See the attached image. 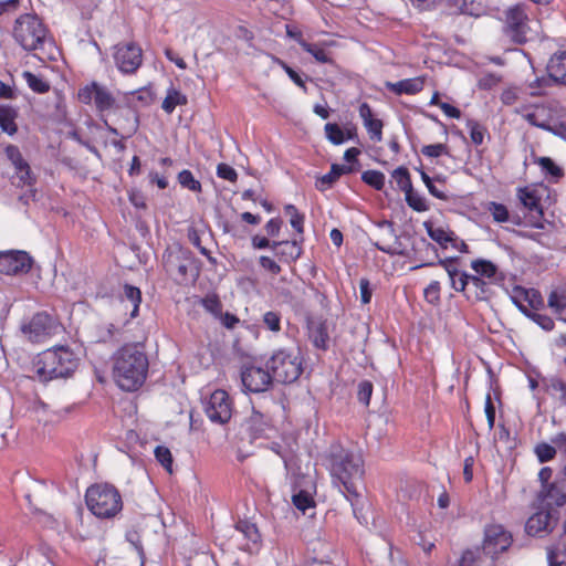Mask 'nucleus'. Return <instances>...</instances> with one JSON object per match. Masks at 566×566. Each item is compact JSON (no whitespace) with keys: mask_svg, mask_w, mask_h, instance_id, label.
Segmentation results:
<instances>
[{"mask_svg":"<svg viewBox=\"0 0 566 566\" xmlns=\"http://www.w3.org/2000/svg\"><path fill=\"white\" fill-rule=\"evenodd\" d=\"M148 358L136 345H125L114 356L113 376L119 388L137 390L146 380Z\"/></svg>","mask_w":566,"mask_h":566,"instance_id":"f257e3e1","label":"nucleus"},{"mask_svg":"<svg viewBox=\"0 0 566 566\" xmlns=\"http://www.w3.org/2000/svg\"><path fill=\"white\" fill-rule=\"evenodd\" d=\"M78 358L65 346L50 348L32 360V371L36 378L46 382L57 378H69L77 369Z\"/></svg>","mask_w":566,"mask_h":566,"instance_id":"f03ea898","label":"nucleus"},{"mask_svg":"<svg viewBox=\"0 0 566 566\" xmlns=\"http://www.w3.org/2000/svg\"><path fill=\"white\" fill-rule=\"evenodd\" d=\"M331 474L343 485L347 499L358 496L356 482L364 475V462L360 454L339 449L331 454Z\"/></svg>","mask_w":566,"mask_h":566,"instance_id":"7ed1b4c3","label":"nucleus"},{"mask_svg":"<svg viewBox=\"0 0 566 566\" xmlns=\"http://www.w3.org/2000/svg\"><path fill=\"white\" fill-rule=\"evenodd\" d=\"M15 42L25 51L42 50L52 39L43 21L36 15L24 13L20 15L13 27Z\"/></svg>","mask_w":566,"mask_h":566,"instance_id":"20e7f679","label":"nucleus"},{"mask_svg":"<svg viewBox=\"0 0 566 566\" xmlns=\"http://www.w3.org/2000/svg\"><path fill=\"white\" fill-rule=\"evenodd\" d=\"M87 509L98 518H112L123 509L119 491L109 483H96L86 490Z\"/></svg>","mask_w":566,"mask_h":566,"instance_id":"39448f33","label":"nucleus"},{"mask_svg":"<svg viewBox=\"0 0 566 566\" xmlns=\"http://www.w3.org/2000/svg\"><path fill=\"white\" fill-rule=\"evenodd\" d=\"M265 366L270 369L277 382L291 384L301 376L302 358L297 349H277L268 359Z\"/></svg>","mask_w":566,"mask_h":566,"instance_id":"423d86ee","label":"nucleus"},{"mask_svg":"<svg viewBox=\"0 0 566 566\" xmlns=\"http://www.w3.org/2000/svg\"><path fill=\"white\" fill-rule=\"evenodd\" d=\"M77 98L86 105H94L101 115L109 114L118 108V103L113 93L103 84L93 81L82 86L77 92Z\"/></svg>","mask_w":566,"mask_h":566,"instance_id":"0eeeda50","label":"nucleus"},{"mask_svg":"<svg viewBox=\"0 0 566 566\" xmlns=\"http://www.w3.org/2000/svg\"><path fill=\"white\" fill-rule=\"evenodd\" d=\"M525 4H515L506 10L504 32L516 43H524L531 33Z\"/></svg>","mask_w":566,"mask_h":566,"instance_id":"6e6552de","label":"nucleus"},{"mask_svg":"<svg viewBox=\"0 0 566 566\" xmlns=\"http://www.w3.org/2000/svg\"><path fill=\"white\" fill-rule=\"evenodd\" d=\"M55 319L45 312L34 314L28 323L22 324L23 335L32 343H41L55 333Z\"/></svg>","mask_w":566,"mask_h":566,"instance_id":"1a4fd4ad","label":"nucleus"},{"mask_svg":"<svg viewBox=\"0 0 566 566\" xmlns=\"http://www.w3.org/2000/svg\"><path fill=\"white\" fill-rule=\"evenodd\" d=\"M241 381L248 391L259 394L270 389L274 378L268 367L263 368L262 366L253 363L242 367Z\"/></svg>","mask_w":566,"mask_h":566,"instance_id":"9d476101","label":"nucleus"},{"mask_svg":"<svg viewBox=\"0 0 566 566\" xmlns=\"http://www.w3.org/2000/svg\"><path fill=\"white\" fill-rule=\"evenodd\" d=\"M113 57L123 74H134L143 62L142 49L133 42L116 44Z\"/></svg>","mask_w":566,"mask_h":566,"instance_id":"9b49d317","label":"nucleus"},{"mask_svg":"<svg viewBox=\"0 0 566 566\" xmlns=\"http://www.w3.org/2000/svg\"><path fill=\"white\" fill-rule=\"evenodd\" d=\"M558 518L557 509H547L541 504L538 511L528 517L525 530L528 535L543 536L553 532Z\"/></svg>","mask_w":566,"mask_h":566,"instance_id":"f8f14e48","label":"nucleus"},{"mask_svg":"<svg viewBox=\"0 0 566 566\" xmlns=\"http://www.w3.org/2000/svg\"><path fill=\"white\" fill-rule=\"evenodd\" d=\"M512 534L500 524H492L485 527L483 552L486 555L496 557L509 549L512 545Z\"/></svg>","mask_w":566,"mask_h":566,"instance_id":"ddd939ff","label":"nucleus"},{"mask_svg":"<svg viewBox=\"0 0 566 566\" xmlns=\"http://www.w3.org/2000/svg\"><path fill=\"white\" fill-rule=\"evenodd\" d=\"M207 417L214 423H227L232 415L231 400L227 391L214 390L205 407Z\"/></svg>","mask_w":566,"mask_h":566,"instance_id":"4468645a","label":"nucleus"},{"mask_svg":"<svg viewBox=\"0 0 566 566\" xmlns=\"http://www.w3.org/2000/svg\"><path fill=\"white\" fill-rule=\"evenodd\" d=\"M32 262V258L24 251H2L0 252V273L25 274L31 270Z\"/></svg>","mask_w":566,"mask_h":566,"instance_id":"2eb2a0df","label":"nucleus"},{"mask_svg":"<svg viewBox=\"0 0 566 566\" xmlns=\"http://www.w3.org/2000/svg\"><path fill=\"white\" fill-rule=\"evenodd\" d=\"M517 198L535 220L532 226L542 229L543 226L539 223V220L543 218L544 212L541 205L542 196L539 195V191L536 188L531 187L518 188Z\"/></svg>","mask_w":566,"mask_h":566,"instance_id":"dca6fc26","label":"nucleus"},{"mask_svg":"<svg viewBox=\"0 0 566 566\" xmlns=\"http://www.w3.org/2000/svg\"><path fill=\"white\" fill-rule=\"evenodd\" d=\"M419 10H430L443 2V0H409ZM452 13L479 15L474 0H444Z\"/></svg>","mask_w":566,"mask_h":566,"instance_id":"f3484780","label":"nucleus"},{"mask_svg":"<svg viewBox=\"0 0 566 566\" xmlns=\"http://www.w3.org/2000/svg\"><path fill=\"white\" fill-rule=\"evenodd\" d=\"M542 506L557 509L566 504V479L557 480L542 488L538 494Z\"/></svg>","mask_w":566,"mask_h":566,"instance_id":"a211bd4d","label":"nucleus"},{"mask_svg":"<svg viewBox=\"0 0 566 566\" xmlns=\"http://www.w3.org/2000/svg\"><path fill=\"white\" fill-rule=\"evenodd\" d=\"M557 101H549L545 104L536 105L527 111L523 117L531 125L551 132L552 112H557Z\"/></svg>","mask_w":566,"mask_h":566,"instance_id":"6ab92c4d","label":"nucleus"},{"mask_svg":"<svg viewBox=\"0 0 566 566\" xmlns=\"http://www.w3.org/2000/svg\"><path fill=\"white\" fill-rule=\"evenodd\" d=\"M455 291L465 292L468 298L482 301L488 297L489 285L479 275L461 273L460 286Z\"/></svg>","mask_w":566,"mask_h":566,"instance_id":"aec40b11","label":"nucleus"},{"mask_svg":"<svg viewBox=\"0 0 566 566\" xmlns=\"http://www.w3.org/2000/svg\"><path fill=\"white\" fill-rule=\"evenodd\" d=\"M233 537L237 542L245 541L241 548L248 552L256 548L261 541V535L255 524L245 520L239 521L235 524V535Z\"/></svg>","mask_w":566,"mask_h":566,"instance_id":"412c9836","label":"nucleus"},{"mask_svg":"<svg viewBox=\"0 0 566 566\" xmlns=\"http://www.w3.org/2000/svg\"><path fill=\"white\" fill-rule=\"evenodd\" d=\"M273 252L280 262L291 264L302 254L301 242L297 240L274 241Z\"/></svg>","mask_w":566,"mask_h":566,"instance_id":"4be33fe9","label":"nucleus"},{"mask_svg":"<svg viewBox=\"0 0 566 566\" xmlns=\"http://www.w3.org/2000/svg\"><path fill=\"white\" fill-rule=\"evenodd\" d=\"M308 337L315 348L327 350L329 347L328 327L324 321L308 323Z\"/></svg>","mask_w":566,"mask_h":566,"instance_id":"5701e85b","label":"nucleus"},{"mask_svg":"<svg viewBox=\"0 0 566 566\" xmlns=\"http://www.w3.org/2000/svg\"><path fill=\"white\" fill-rule=\"evenodd\" d=\"M423 227L430 239L437 242L442 249H447L451 242H458V237L453 231L441 226L437 227L432 221H424Z\"/></svg>","mask_w":566,"mask_h":566,"instance_id":"b1692460","label":"nucleus"},{"mask_svg":"<svg viewBox=\"0 0 566 566\" xmlns=\"http://www.w3.org/2000/svg\"><path fill=\"white\" fill-rule=\"evenodd\" d=\"M247 430L252 439H258L269 437L272 427L268 417L259 411H253L247 421Z\"/></svg>","mask_w":566,"mask_h":566,"instance_id":"393cba45","label":"nucleus"},{"mask_svg":"<svg viewBox=\"0 0 566 566\" xmlns=\"http://www.w3.org/2000/svg\"><path fill=\"white\" fill-rule=\"evenodd\" d=\"M549 78L566 84V51L556 52L547 64Z\"/></svg>","mask_w":566,"mask_h":566,"instance_id":"a878e982","label":"nucleus"},{"mask_svg":"<svg viewBox=\"0 0 566 566\" xmlns=\"http://www.w3.org/2000/svg\"><path fill=\"white\" fill-rule=\"evenodd\" d=\"M385 86L390 92L395 93L396 95H402V94H417L423 88V81L419 77L415 78H406L398 81L396 83L392 82H386Z\"/></svg>","mask_w":566,"mask_h":566,"instance_id":"bb28decb","label":"nucleus"},{"mask_svg":"<svg viewBox=\"0 0 566 566\" xmlns=\"http://www.w3.org/2000/svg\"><path fill=\"white\" fill-rule=\"evenodd\" d=\"M354 168L347 165L333 164L329 172L325 174L316 181V188L324 191L331 188L343 175L352 174Z\"/></svg>","mask_w":566,"mask_h":566,"instance_id":"cd10ccee","label":"nucleus"},{"mask_svg":"<svg viewBox=\"0 0 566 566\" xmlns=\"http://www.w3.org/2000/svg\"><path fill=\"white\" fill-rule=\"evenodd\" d=\"M18 109L11 105H0V128L3 133L12 136L18 132L15 119L18 118Z\"/></svg>","mask_w":566,"mask_h":566,"instance_id":"c85d7f7f","label":"nucleus"},{"mask_svg":"<svg viewBox=\"0 0 566 566\" xmlns=\"http://www.w3.org/2000/svg\"><path fill=\"white\" fill-rule=\"evenodd\" d=\"M123 97L129 107L148 106L153 102V92L147 87H143L137 91L126 92L123 94Z\"/></svg>","mask_w":566,"mask_h":566,"instance_id":"c756f323","label":"nucleus"},{"mask_svg":"<svg viewBox=\"0 0 566 566\" xmlns=\"http://www.w3.org/2000/svg\"><path fill=\"white\" fill-rule=\"evenodd\" d=\"M557 112H552L551 133L566 138V108L557 102Z\"/></svg>","mask_w":566,"mask_h":566,"instance_id":"7c9ffc66","label":"nucleus"},{"mask_svg":"<svg viewBox=\"0 0 566 566\" xmlns=\"http://www.w3.org/2000/svg\"><path fill=\"white\" fill-rule=\"evenodd\" d=\"M457 259L454 258H447V259H439L437 263H433V262H429V263H424V264H421V265H418L417 268H421V266H433V265H441L449 279H450V284H451V287L453 290H457L458 289V285H457V276L460 275L461 276V271H459L455 266H454V262H455Z\"/></svg>","mask_w":566,"mask_h":566,"instance_id":"2f4dec72","label":"nucleus"},{"mask_svg":"<svg viewBox=\"0 0 566 566\" xmlns=\"http://www.w3.org/2000/svg\"><path fill=\"white\" fill-rule=\"evenodd\" d=\"M187 102L188 101L186 95L181 94L178 90L171 86L167 91V95L163 101L161 107L167 114H171L175 111L176 106L186 105Z\"/></svg>","mask_w":566,"mask_h":566,"instance_id":"473e14b6","label":"nucleus"},{"mask_svg":"<svg viewBox=\"0 0 566 566\" xmlns=\"http://www.w3.org/2000/svg\"><path fill=\"white\" fill-rule=\"evenodd\" d=\"M548 566H566V549L562 543H555L546 548Z\"/></svg>","mask_w":566,"mask_h":566,"instance_id":"72a5a7b5","label":"nucleus"},{"mask_svg":"<svg viewBox=\"0 0 566 566\" xmlns=\"http://www.w3.org/2000/svg\"><path fill=\"white\" fill-rule=\"evenodd\" d=\"M28 86L38 94H44L50 91V83L43 77L33 74L30 71H24L22 74Z\"/></svg>","mask_w":566,"mask_h":566,"instance_id":"f704fd0d","label":"nucleus"},{"mask_svg":"<svg viewBox=\"0 0 566 566\" xmlns=\"http://www.w3.org/2000/svg\"><path fill=\"white\" fill-rule=\"evenodd\" d=\"M124 297L132 304L133 308L130 317L134 318L138 315L139 305L142 302V292L138 287L125 284L124 285Z\"/></svg>","mask_w":566,"mask_h":566,"instance_id":"c9c22d12","label":"nucleus"},{"mask_svg":"<svg viewBox=\"0 0 566 566\" xmlns=\"http://www.w3.org/2000/svg\"><path fill=\"white\" fill-rule=\"evenodd\" d=\"M547 304L556 314H562L566 308V290L555 289L551 291Z\"/></svg>","mask_w":566,"mask_h":566,"instance_id":"e433bc0d","label":"nucleus"},{"mask_svg":"<svg viewBox=\"0 0 566 566\" xmlns=\"http://www.w3.org/2000/svg\"><path fill=\"white\" fill-rule=\"evenodd\" d=\"M471 268L475 271V273L481 277L485 276L491 279L495 276L497 272V268L494 263L489 260L478 259L471 262Z\"/></svg>","mask_w":566,"mask_h":566,"instance_id":"4c0bfd02","label":"nucleus"},{"mask_svg":"<svg viewBox=\"0 0 566 566\" xmlns=\"http://www.w3.org/2000/svg\"><path fill=\"white\" fill-rule=\"evenodd\" d=\"M301 48L310 53L317 62L319 63H331L332 59L329 57L326 50L316 43L310 42H301Z\"/></svg>","mask_w":566,"mask_h":566,"instance_id":"58836bf2","label":"nucleus"},{"mask_svg":"<svg viewBox=\"0 0 566 566\" xmlns=\"http://www.w3.org/2000/svg\"><path fill=\"white\" fill-rule=\"evenodd\" d=\"M284 211L290 217L292 228L302 235L304 232V214L300 213L293 205H286Z\"/></svg>","mask_w":566,"mask_h":566,"instance_id":"ea45409f","label":"nucleus"},{"mask_svg":"<svg viewBox=\"0 0 566 566\" xmlns=\"http://www.w3.org/2000/svg\"><path fill=\"white\" fill-rule=\"evenodd\" d=\"M361 180L376 190H381L385 186V175L378 170H366L361 175Z\"/></svg>","mask_w":566,"mask_h":566,"instance_id":"a19ab883","label":"nucleus"},{"mask_svg":"<svg viewBox=\"0 0 566 566\" xmlns=\"http://www.w3.org/2000/svg\"><path fill=\"white\" fill-rule=\"evenodd\" d=\"M392 177L401 191L405 193L410 192L412 189V184L407 168L398 167L394 170Z\"/></svg>","mask_w":566,"mask_h":566,"instance_id":"79ce46f5","label":"nucleus"},{"mask_svg":"<svg viewBox=\"0 0 566 566\" xmlns=\"http://www.w3.org/2000/svg\"><path fill=\"white\" fill-rule=\"evenodd\" d=\"M326 138L333 145H342L345 142V133L336 123H327L324 127Z\"/></svg>","mask_w":566,"mask_h":566,"instance_id":"37998d69","label":"nucleus"},{"mask_svg":"<svg viewBox=\"0 0 566 566\" xmlns=\"http://www.w3.org/2000/svg\"><path fill=\"white\" fill-rule=\"evenodd\" d=\"M178 181L181 185V187L189 189L193 192H200L201 191V184L199 180H197L192 172L188 169H185L179 172L178 175Z\"/></svg>","mask_w":566,"mask_h":566,"instance_id":"c03bdc74","label":"nucleus"},{"mask_svg":"<svg viewBox=\"0 0 566 566\" xmlns=\"http://www.w3.org/2000/svg\"><path fill=\"white\" fill-rule=\"evenodd\" d=\"M292 503L294 504V506L297 510H300L303 513H305L307 509L314 507V500H313L312 495L308 492L303 491V490L293 494Z\"/></svg>","mask_w":566,"mask_h":566,"instance_id":"a18cd8bd","label":"nucleus"},{"mask_svg":"<svg viewBox=\"0 0 566 566\" xmlns=\"http://www.w3.org/2000/svg\"><path fill=\"white\" fill-rule=\"evenodd\" d=\"M405 196L407 205L415 211L423 212L429 209L426 199L418 192L413 191V188L410 190V192H406Z\"/></svg>","mask_w":566,"mask_h":566,"instance_id":"49530a36","label":"nucleus"},{"mask_svg":"<svg viewBox=\"0 0 566 566\" xmlns=\"http://www.w3.org/2000/svg\"><path fill=\"white\" fill-rule=\"evenodd\" d=\"M6 156L10 160V163L13 165L15 171L21 169L22 167L29 165L28 161L22 157V154L18 146L15 145H8L6 147Z\"/></svg>","mask_w":566,"mask_h":566,"instance_id":"de8ad7c7","label":"nucleus"},{"mask_svg":"<svg viewBox=\"0 0 566 566\" xmlns=\"http://www.w3.org/2000/svg\"><path fill=\"white\" fill-rule=\"evenodd\" d=\"M156 460L169 472H172V455L170 450L165 446L156 447L155 451Z\"/></svg>","mask_w":566,"mask_h":566,"instance_id":"09e8293b","label":"nucleus"},{"mask_svg":"<svg viewBox=\"0 0 566 566\" xmlns=\"http://www.w3.org/2000/svg\"><path fill=\"white\" fill-rule=\"evenodd\" d=\"M548 390L558 394V399L566 406V381L559 377H552L548 379Z\"/></svg>","mask_w":566,"mask_h":566,"instance_id":"8fccbe9b","label":"nucleus"},{"mask_svg":"<svg viewBox=\"0 0 566 566\" xmlns=\"http://www.w3.org/2000/svg\"><path fill=\"white\" fill-rule=\"evenodd\" d=\"M470 130V137L474 145H481L484 140L485 128L478 122L470 119L467 123Z\"/></svg>","mask_w":566,"mask_h":566,"instance_id":"3c124183","label":"nucleus"},{"mask_svg":"<svg viewBox=\"0 0 566 566\" xmlns=\"http://www.w3.org/2000/svg\"><path fill=\"white\" fill-rule=\"evenodd\" d=\"M262 322L271 332L277 333L281 331V314L279 312L269 311L264 313Z\"/></svg>","mask_w":566,"mask_h":566,"instance_id":"603ef678","label":"nucleus"},{"mask_svg":"<svg viewBox=\"0 0 566 566\" xmlns=\"http://www.w3.org/2000/svg\"><path fill=\"white\" fill-rule=\"evenodd\" d=\"M535 454L541 463L551 461L556 455V450L548 443L542 442L535 447Z\"/></svg>","mask_w":566,"mask_h":566,"instance_id":"864d4df0","label":"nucleus"},{"mask_svg":"<svg viewBox=\"0 0 566 566\" xmlns=\"http://www.w3.org/2000/svg\"><path fill=\"white\" fill-rule=\"evenodd\" d=\"M370 138L375 142H380L382 138V122L377 118L369 119L364 123Z\"/></svg>","mask_w":566,"mask_h":566,"instance_id":"5fc2aeb1","label":"nucleus"},{"mask_svg":"<svg viewBox=\"0 0 566 566\" xmlns=\"http://www.w3.org/2000/svg\"><path fill=\"white\" fill-rule=\"evenodd\" d=\"M489 211L496 222H506L510 219L509 210L502 203L490 202Z\"/></svg>","mask_w":566,"mask_h":566,"instance_id":"6e6d98bb","label":"nucleus"},{"mask_svg":"<svg viewBox=\"0 0 566 566\" xmlns=\"http://www.w3.org/2000/svg\"><path fill=\"white\" fill-rule=\"evenodd\" d=\"M538 164L545 172L556 179L564 175L562 168H559L549 157H541Z\"/></svg>","mask_w":566,"mask_h":566,"instance_id":"4d7b16f0","label":"nucleus"},{"mask_svg":"<svg viewBox=\"0 0 566 566\" xmlns=\"http://www.w3.org/2000/svg\"><path fill=\"white\" fill-rule=\"evenodd\" d=\"M260 266L272 275H277L282 272L281 265L272 258L261 255L259 258Z\"/></svg>","mask_w":566,"mask_h":566,"instance_id":"13d9d810","label":"nucleus"},{"mask_svg":"<svg viewBox=\"0 0 566 566\" xmlns=\"http://www.w3.org/2000/svg\"><path fill=\"white\" fill-rule=\"evenodd\" d=\"M440 283L439 281H432L426 289H424V298L430 304H437L440 301Z\"/></svg>","mask_w":566,"mask_h":566,"instance_id":"bf43d9fd","label":"nucleus"},{"mask_svg":"<svg viewBox=\"0 0 566 566\" xmlns=\"http://www.w3.org/2000/svg\"><path fill=\"white\" fill-rule=\"evenodd\" d=\"M421 153L430 158H438L443 154H448V147L444 144H431L422 147Z\"/></svg>","mask_w":566,"mask_h":566,"instance_id":"052dcab7","label":"nucleus"},{"mask_svg":"<svg viewBox=\"0 0 566 566\" xmlns=\"http://www.w3.org/2000/svg\"><path fill=\"white\" fill-rule=\"evenodd\" d=\"M373 394V384L368 380H364L358 386V400L365 406L369 405L370 397Z\"/></svg>","mask_w":566,"mask_h":566,"instance_id":"680f3d73","label":"nucleus"},{"mask_svg":"<svg viewBox=\"0 0 566 566\" xmlns=\"http://www.w3.org/2000/svg\"><path fill=\"white\" fill-rule=\"evenodd\" d=\"M528 318L532 319L534 323H536L538 326H541L544 331H552L555 326L554 321L552 317H549L546 314H532L528 315Z\"/></svg>","mask_w":566,"mask_h":566,"instance_id":"e2e57ef3","label":"nucleus"},{"mask_svg":"<svg viewBox=\"0 0 566 566\" xmlns=\"http://www.w3.org/2000/svg\"><path fill=\"white\" fill-rule=\"evenodd\" d=\"M217 176L231 182L238 179L237 171L231 166L223 163L217 166Z\"/></svg>","mask_w":566,"mask_h":566,"instance_id":"0e129e2a","label":"nucleus"},{"mask_svg":"<svg viewBox=\"0 0 566 566\" xmlns=\"http://www.w3.org/2000/svg\"><path fill=\"white\" fill-rule=\"evenodd\" d=\"M15 174L19 179V185L21 186H32L35 182V178L32 175L30 165H27L17 170Z\"/></svg>","mask_w":566,"mask_h":566,"instance_id":"69168bd1","label":"nucleus"},{"mask_svg":"<svg viewBox=\"0 0 566 566\" xmlns=\"http://www.w3.org/2000/svg\"><path fill=\"white\" fill-rule=\"evenodd\" d=\"M276 62L282 66V69L286 72L289 77L301 88L306 91V85L301 75L295 72L292 67H290L285 62L280 59H276Z\"/></svg>","mask_w":566,"mask_h":566,"instance_id":"338daca9","label":"nucleus"},{"mask_svg":"<svg viewBox=\"0 0 566 566\" xmlns=\"http://www.w3.org/2000/svg\"><path fill=\"white\" fill-rule=\"evenodd\" d=\"M203 307L213 315H218L221 312V303L217 296H207L202 300Z\"/></svg>","mask_w":566,"mask_h":566,"instance_id":"774afa93","label":"nucleus"}]
</instances>
